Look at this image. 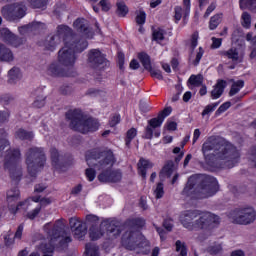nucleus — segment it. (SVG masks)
Here are the masks:
<instances>
[{"label": "nucleus", "mask_w": 256, "mask_h": 256, "mask_svg": "<svg viewBox=\"0 0 256 256\" xmlns=\"http://www.w3.org/2000/svg\"><path fill=\"white\" fill-rule=\"evenodd\" d=\"M61 41H63L64 47L58 52V61L64 67L70 68L65 70L59 63L53 62L48 68V73L52 77H77V71H75L73 67L75 61H77L75 54L83 53V51L89 47V42L77 36V34L73 32V28L65 24H60L56 28V34L47 36L44 47L46 51H55Z\"/></svg>", "instance_id": "obj_1"}, {"label": "nucleus", "mask_w": 256, "mask_h": 256, "mask_svg": "<svg viewBox=\"0 0 256 256\" xmlns=\"http://www.w3.org/2000/svg\"><path fill=\"white\" fill-rule=\"evenodd\" d=\"M205 164L213 170L233 169L241 159L237 146L225 139H208L202 145Z\"/></svg>", "instance_id": "obj_2"}, {"label": "nucleus", "mask_w": 256, "mask_h": 256, "mask_svg": "<svg viewBox=\"0 0 256 256\" xmlns=\"http://www.w3.org/2000/svg\"><path fill=\"white\" fill-rule=\"evenodd\" d=\"M219 182L217 178L207 174H193L187 180L181 195L189 199H209L217 195Z\"/></svg>", "instance_id": "obj_3"}, {"label": "nucleus", "mask_w": 256, "mask_h": 256, "mask_svg": "<svg viewBox=\"0 0 256 256\" xmlns=\"http://www.w3.org/2000/svg\"><path fill=\"white\" fill-rule=\"evenodd\" d=\"M180 223L188 231H213L221 225V217L201 210H185L180 215Z\"/></svg>", "instance_id": "obj_4"}, {"label": "nucleus", "mask_w": 256, "mask_h": 256, "mask_svg": "<svg viewBox=\"0 0 256 256\" xmlns=\"http://www.w3.org/2000/svg\"><path fill=\"white\" fill-rule=\"evenodd\" d=\"M66 121H69V127L72 131H77L82 135H89L99 131L101 124L99 119L90 116L85 118L83 110L80 108L70 109L65 113Z\"/></svg>", "instance_id": "obj_5"}, {"label": "nucleus", "mask_w": 256, "mask_h": 256, "mask_svg": "<svg viewBox=\"0 0 256 256\" xmlns=\"http://www.w3.org/2000/svg\"><path fill=\"white\" fill-rule=\"evenodd\" d=\"M85 159L88 167H97L99 170L113 167L117 161L113 150L109 148L104 150L99 148L90 149L86 151Z\"/></svg>", "instance_id": "obj_6"}, {"label": "nucleus", "mask_w": 256, "mask_h": 256, "mask_svg": "<svg viewBox=\"0 0 256 256\" xmlns=\"http://www.w3.org/2000/svg\"><path fill=\"white\" fill-rule=\"evenodd\" d=\"M121 226L115 220L106 219L102 221L100 227L91 226L89 229V237L91 241H99L106 233L107 239L113 241L121 236Z\"/></svg>", "instance_id": "obj_7"}, {"label": "nucleus", "mask_w": 256, "mask_h": 256, "mask_svg": "<svg viewBox=\"0 0 256 256\" xmlns=\"http://www.w3.org/2000/svg\"><path fill=\"white\" fill-rule=\"evenodd\" d=\"M47 163V156L45 155V148L32 147L26 153V165L28 175L30 177H37V173L42 171Z\"/></svg>", "instance_id": "obj_8"}, {"label": "nucleus", "mask_w": 256, "mask_h": 256, "mask_svg": "<svg viewBox=\"0 0 256 256\" xmlns=\"http://www.w3.org/2000/svg\"><path fill=\"white\" fill-rule=\"evenodd\" d=\"M21 150L19 148L8 149L4 158V169L9 171L12 181H21L22 173L19 168Z\"/></svg>", "instance_id": "obj_9"}, {"label": "nucleus", "mask_w": 256, "mask_h": 256, "mask_svg": "<svg viewBox=\"0 0 256 256\" xmlns=\"http://www.w3.org/2000/svg\"><path fill=\"white\" fill-rule=\"evenodd\" d=\"M121 243L125 249L128 251H143V249H148L150 247V242L143 236L141 232L130 231L123 234Z\"/></svg>", "instance_id": "obj_10"}, {"label": "nucleus", "mask_w": 256, "mask_h": 256, "mask_svg": "<svg viewBox=\"0 0 256 256\" xmlns=\"http://www.w3.org/2000/svg\"><path fill=\"white\" fill-rule=\"evenodd\" d=\"M173 113V108L168 106L160 111L157 117L148 120V125L145 128L144 139H153V135L156 138L161 137V130H157L158 127L163 125V121Z\"/></svg>", "instance_id": "obj_11"}, {"label": "nucleus", "mask_w": 256, "mask_h": 256, "mask_svg": "<svg viewBox=\"0 0 256 256\" xmlns=\"http://www.w3.org/2000/svg\"><path fill=\"white\" fill-rule=\"evenodd\" d=\"M228 217L236 225H251L255 223L256 211L253 207L235 208L229 212Z\"/></svg>", "instance_id": "obj_12"}, {"label": "nucleus", "mask_w": 256, "mask_h": 256, "mask_svg": "<svg viewBox=\"0 0 256 256\" xmlns=\"http://www.w3.org/2000/svg\"><path fill=\"white\" fill-rule=\"evenodd\" d=\"M87 57V63L91 69L105 71V69H109L111 65V62L107 59V54H104L98 48L90 49Z\"/></svg>", "instance_id": "obj_13"}, {"label": "nucleus", "mask_w": 256, "mask_h": 256, "mask_svg": "<svg viewBox=\"0 0 256 256\" xmlns=\"http://www.w3.org/2000/svg\"><path fill=\"white\" fill-rule=\"evenodd\" d=\"M1 13L6 21H20L27 15V6L22 2L8 4L2 7Z\"/></svg>", "instance_id": "obj_14"}, {"label": "nucleus", "mask_w": 256, "mask_h": 256, "mask_svg": "<svg viewBox=\"0 0 256 256\" xmlns=\"http://www.w3.org/2000/svg\"><path fill=\"white\" fill-rule=\"evenodd\" d=\"M50 159L52 167H54L58 173H65V171L73 165V157L67 154L60 155L59 150L55 147L50 149Z\"/></svg>", "instance_id": "obj_15"}, {"label": "nucleus", "mask_w": 256, "mask_h": 256, "mask_svg": "<svg viewBox=\"0 0 256 256\" xmlns=\"http://www.w3.org/2000/svg\"><path fill=\"white\" fill-rule=\"evenodd\" d=\"M73 27L77 33H80V35L85 37V39H93V37H95V31L93 30V27H91L89 20L85 18H77L73 22Z\"/></svg>", "instance_id": "obj_16"}, {"label": "nucleus", "mask_w": 256, "mask_h": 256, "mask_svg": "<svg viewBox=\"0 0 256 256\" xmlns=\"http://www.w3.org/2000/svg\"><path fill=\"white\" fill-rule=\"evenodd\" d=\"M123 179V173L119 169L106 168L98 175L100 183H119Z\"/></svg>", "instance_id": "obj_17"}, {"label": "nucleus", "mask_w": 256, "mask_h": 256, "mask_svg": "<svg viewBox=\"0 0 256 256\" xmlns=\"http://www.w3.org/2000/svg\"><path fill=\"white\" fill-rule=\"evenodd\" d=\"M70 228L74 233V239L83 240L85 235H87V225L79 221L77 218H70L69 220Z\"/></svg>", "instance_id": "obj_18"}, {"label": "nucleus", "mask_w": 256, "mask_h": 256, "mask_svg": "<svg viewBox=\"0 0 256 256\" xmlns=\"http://www.w3.org/2000/svg\"><path fill=\"white\" fill-rule=\"evenodd\" d=\"M0 37L8 43L9 45H13L14 47H19L21 45V40L17 35L13 34L9 28H1L0 29Z\"/></svg>", "instance_id": "obj_19"}, {"label": "nucleus", "mask_w": 256, "mask_h": 256, "mask_svg": "<svg viewBox=\"0 0 256 256\" xmlns=\"http://www.w3.org/2000/svg\"><path fill=\"white\" fill-rule=\"evenodd\" d=\"M153 167H155L153 162L145 158H140L137 163L138 175H140L144 180L147 179V170L153 169Z\"/></svg>", "instance_id": "obj_20"}, {"label": "nucleus", "mask_w": 256, "mask_h": 256, "mask_svg": "<svg viewBox=\"0 0 256 256\" xmlns=\"http://www.w3.org/2000/svg\"><path fill=\"white\" fill-rule=\"evenodd\" d=\"M227 87V81L219 79L214 86V89L211 91L212 99H219L223 95L225 88Z\"/></svg>", "instance_id": "obj_21"}, {"label": "nucleus", "mask_w": 256, "mask_h": 256, "mask_svg": "<svg viewBox=\"0 0 256 256\" xmlns=\"http://www.w3.org/2000/svg\"><path fill=\"white\" fill-rule=\"evenodd\" d=\"M175 170V162L173 160H168L165 162L164 166L159 172L160 179H165V177H171L173 171Z\"/></svg>", "instance_id": "obj_22"}, {"label": "nucleus", "mask_w": 256, "mask_h": 256, "mask_svg": "<svg viewBox=\"0 0 256 256\" xmlns=\"http://www.w3.org/2000/svg\"><path fill=\"white\" fill-rule=\"evenodd\" d=\"M19 199H21V191L19 190V187L16 186L7 191L6 201L8 205H11V203H17Z\"/></svg>", "instance_id": "obj_23"}, {"label": "nucleus", "mask_w": 256, "mask_h": 256, "mask_svg": "<svg viewBox=\"0 0 256 256\" xmlns=\"http://www.w3.org/2000/svg\"><path fill=\"white\" fill-rule=\"evenodd\" d=\"M41 25H43L41 22H30L29 24L18 27V31L20 35H25L29 31H39Z\"/></svg>", "instance_id": "obj_24"}, {"label": "nucleus", "mask_w": 256, "mask_h": 256, "mask_svg": "<svg viewBox=\"0 0 256 256\" xmlns=\"http://www.w3.org/2000/svg\"><path fill=\"white\" fill-rule=\"evenodd\" d=\"M21 77H23V75L21 74V69L18 67H13L8 71V83L10 85H15L17 81H21Z\"/></svg>", "instance_id": "obj_25"}, {"label": "nucleus", "mask_w": 256, "mask_h": 256, "mask_svg": "<svg viewBox=\"0 0 256 256\" xmlns=\"http://www.w3.org/2000/svg\"><path fill=\"white\" fill-rule=\"evenodd\" d=\"M34 137L35 134L33 133V131H27L23 128H19L15 132V138L19 139L20 141H33Z\"/></svg>", "instance_id": "obj_26"}, {"label": "nucleus", "mask_w": 256, "mask_h": 256, "mask_svg": "<svg viewBox=\"0 0 256 256\" xmlns=\"http://www.w3.org/2000/svg\"><path fill=\"white\" fill-rule=\"evenodd\" d=\"M13 59L14 56L11 49L0 43V61H6V63H10V61H13Z\"/></svg>", "instance_id": "obj_27"}, {"label": "nucleus", "mask_w": 256, "mask_h": 256, "mask_svg": "<svg viewBox=\"0 0 256 256\" xmlns=\"http://www.w3.org/2000/svg\"><path fill=\"white\" fill-rule=\"evenodd\" d=\"M28 3L31 9H41L45 11L47 9V5H49V0H24Z\"/></svg>", "instance_id": "obj_28"}, {"label": "nucleus", "mask_w": 256, "mask_h": 256, "mask_svg": "<svg viewBox=\"0 0 256 256\" xmlns=\"http://www.w3.org/2000/svg\"><path fill=\"white\" fill-rule=\"evenodd\" d=\"M138 59L146 71H151L153 66L151 65V56L149 54L140 52L138 53Z\"/></svg>", "instance_id": "obj_29"}, {"label": "nucleus", "mask_w": 256, "mask_h": 256, "mask_svg": "<svg viewBox=\"0 0 256 256\" xmlns=\"http://www.w3.org/2000/svg\"><path fill=\"white\" fill-rule=\"evenodd\" d=\"M127 227L131 229H143L145 227V219L143 218H130L126 220Z\"/></svg>", "instance_id": "obj_30"}, {"label": "nucleus", "mask_w": 256, "mask_h": 256, "mask_svg": "<svg viewBox=\"0 0 256 256\" xmlns=\"http://www.w3.org/2000/svg\"><path fill=\"white\" fill-rule=\"evenodd\" d=\"M115 14L117 15V17H127V15H129V6H127V4H125V2L123 1L117 2Z\"/></svg>", "instance_id": "obj_31"}, {"label": "nucleus", "mask_w": 256, "mask_h": 256, "mask_svg": "<svg viewBox=\"0 0 256 256\" xmlns=\"http://www.w3.org/2000/svg\"><path fill=\"white\" fill-rule=\"evenodd\" d=\"M221 21H223V13H218L213 16H211L209 21V29L210 31H215L219 25H221Z\"/></svg>", "instance_id": "obj_32"}, {"label": "nucleus", "mask_w": 256, "mask_h": 256, "mask_svg": "<svg viewBox=\"0 0 256 256\" xmlns=\"http://www.w3.org/2000/svg\"><path fill=\"white\" fill-rule=\"evenodd\" d=\"M240 9H248L251 13H256V0H239Z\"/></svg>", "instance_id": "obj_33"}, {"label": "nucleus", "mask_w": 256, "mask_h": 256, "mask_svg": "<svg viewBox=\"0 0 256 256\" xmlns=\"http://www.w3.org/2000/svg\"><path fill=\"white\" fill-rule=\"evenodd\" d=\"M222 57H227V59H231L232 61H239V51L237 48H230L227 51H222L220 53Z\"/></svg>", "instance_id": "obj_34"}, {"label": "nucleus", "mask_w": 256, "mask_h": 256, "mask_svg": "<svg viewBox=\"0 0 256 256\" xmlns=\"http://www.w3.org/2000/svg\"><path fill=\"white\" fill-rule=\"evenodd\" d=\"M245 87V81L243 80H237L231 85L230 91H229V97H233L239 93L243 88Z\"/></svg>", "instance_id": "obj_35"}, {"label": "nucleus", "mask_w": 256, "mask_h": 256, "mask_svg": "<svg viewBox=\"0 0 256 256\" xmlns=\"http://www.w3.org/2000/svg\"><path fill=\"white\" fill-rule=\"evenodd\" d=\"M188 83H190V85H193V87H201V85H203V75L192 74L188 79Z\"/></svg>", "instance_id": "obj_36"}, {"label": "nucleus", "mask_w": 256, "mask_h": 256, "mask_svg": "<svg viewBox=\"0 0 256 256\" xmlns=\"http://www.w3.org/2000/svg\"><path fill=\"white\" fill-rule=\"evenodd\" d=\"M135 137H137V129L130 128L126 132V138H125V145L128 149L129 147H131V141H133Z\"/></svg>", "instance_id": "obj_37"}, {"label": "nucleus", "mask_w": 256, "mask_h": 256, "mask_svg": "<svg viewBox=\"0 0 256 256\" xmlns=\"http://www.w3.org/2000/svg\"><path fill=\"white\" fill-rule=\"evenodd\" d=\"M85 256H99V248L91 243L85 245Z\"/></svg>", "instance_id": "obj_38"}, {"label": "nucleus", "mask_w": 256, "mask_h": 256, "mask_svg": "<svg viewBox=\"0 0 256 256\" xmlns=\"http://www.w3.org/2000/svg\"><path fill=\"white\" fill-rule=\"evenodd\" d=\"M47 97H43V94H39L36 96V99L32 103V107L35 109H41L45 107Z\"/></svg>", "instance_id": "obj_39"}, {"label": "nucleus", "mask_w": 256, "mask_h": 256, "mask_svg": "<svg viewBox=\"0 0 256 256\" xmlns=\"http://www.w3.org/2000/svg\"><path fill=\"white\" fill-rule=\"evenodd\" d=\"M41 199H42L41 196L38 195V196L29 197L24 201H20L16 206V211H19V209H21L24 205H27L29 201H33L34 203H41Z\"/></svg>", "instance_id": "obj_40"}, {"label": "nucleus", "mask_w": 256, "mask_h": 256, "mask_svg": "<svg viewBox=\"0 0 256 256\" xmlns=\"http://www.w3.org/2000/svg\"><path fill=\"white\" fill-rule=\"evenodd\" d=\"M176 252L180 253L179 256H187V244L185 242H181V240H177L175 242Z\"/></svg>", "instance_id": "obj_41"}, {"label": "nucleus", "mask_w": 256, "mask_h": 256, "mask_svg": "<svg viewBox=\"0 0 256 256\" xmlns=\"http://www.w3.org/2000/svg\"><path fill=\"white\" fill-rule=\"evenodd\" d=\"M165 40V30L158 28L152 32V41H164Z\"/></svg>", "instance_id": "obj_42"}, {"label": "nucleus", "mask_w": 256, "mask_h": 256, "mask_svg": "<svg viewBox=\"0 0 256 256\" xmlns=\"http://www.w3.org/2000/svg\"><path fill=\"white\" fill-rule=\"evenodd\" d=\"M184 14L183 21L187 23L189 21V13H191V0H183Z\"/></svg>", "instance_id": "obj_43"}, {"label": "nucleus", "mask_w": 256, "mask_h": 256, "mask_svg": "<svg viewBox=\"0 0 256 256\" xmlns=\"http://www.w3.org/2000/svg\"><path fill=\"white\" fill-rule=\"evenodd\" d=\"M241 19L242 27H244V29H251V14H249V12H243Z\"/></svg>", "instance_id": "obj_44"}, {"label": "nucleus", "mask_w": 256, "mask_h": 256, "mask_svg": "<svg viewBox=\"0 0 256 256\" xmlns=\"http://www.w3.org/2000/svg\"><path fill=\"white\" fill-rule=\"evenodd\" d=\"M2 131L3 138H0V155L3 153V151H5L6 147H9V145H11V143L7 139V132H5V130Z\"/></svg>", "instance_id": "obj_45"}, {"label": "nucleus", "mask_w": 256, "mask_h": 256, "mask_svg": "<svg viewBox=\"0 0 256 256\" xmlns=\"http://www.w3.org/2000/svg\"><path fill=\"white\" fill-rule=\"evenodd\" d=\"M197 45H199V32L196 31L191 35L190 38V49L193 53V51H195V49H197Z\"/></svg>", "instance_id": "obj_46"}, {"label": "nucleus", "mask_w": 256, "mask_h": 256, "mask_svg": "<svg viewBox=\"0 0 256 256\" xmlns=\"http://www.w3.org/2000/svg\"><path fill=\"white\" fill-rule=\"evenodd\" d=\"M203 55H205V50L203 49V47L200 46L198 48L196 57L192 62V65H194V67H197L199 65V63H201V59H203Z\"/></svg>", "instance_id": "obj_47"}, {"label": "nucleus", "mask_w": 256, "mask_h": 256, "mask_svg": "<svg viewBox=\"0 0 256 256\" xmlns=\"http://www.w3.org/2000/svg\"><path fill=\"white\" fill-rule=\"evenodd\" d=\"M218 106L219 102L208 104L202 111V117H205V115H209L210 113H213V111H215V109H217Z\"/></svg>", "instance_id": "obj_48"}, {"label": "nucleus", "mask_w": 256, "mask_h": 256, "mask_svg": "<svg viewBox=\"0 0 256 256\" xmlns=\"http://www.w3.org/2000/svg\"><path fill=\"white\" fill-rule=\"evenodd\" d=\"M154 193L156 195V199H162L163 195H165V188L163 182H159L157 184Z\"/></svg>", "instance_id": "obj_49"}, {"label": "nucleus", "mask_w": 256, "mask_h": 256, "mask_svg": "<svg viewBox=\"0 0 256 256\" xmlns=\"http://www.w3.org/2000/svg\"><path fill=\"white\" fill-rule=\"evenodd\" d=\"M85 176L86 179H88L90 182L95 181V178L97 177V171L95 168H87L85 170Z\"/></svg>", "instance_id": "obj_50"}, {"label": "nucleus", "mask_w": 256, "mask_h": 256, "mask_svg": "<svg viewBox=\"0 0 256 256\" xmlns=\"http://www.w3.org/2000/svg\"><path fill=\"white\" fill-rule=\"evenodd\" d=\"M41 213V205H38L35 209L32 211H29L26 214L27 219H30V221H33L39 214Z\"/></svg>", "instance_id": "obj_51"}, {"label": "nucleus", "mask_w": 256, "mask_h": 256, "mask_svg": "<svg viewBox=\"0 0 256 256\" xmlns=\"http://www.w3.org/2000/svg\"><path fill=\"white\" fill-rule=\"evenodd\" d=\"M98 6L101 7V11H103L104 13H108V11H111V2L109 0H100Z\"/></svg>", "instance_id": "obj_52"}, {"label": "nucleus", "mask_w": 256, "mask_h": 256, "mask_svg": "<svg viewBox=\"0 0 256 256\" xmlns=\"http://www.w3.org/2000/svg\"><path fill=\"white\" fill-rule=\"evenodd\" d=\"M174 13L175 23H179V21L183 19V8L181 6H176L174 8Z\"/></svg>", "instance_id": "obj_53"}, {"label": "nucleus", "mask_w": 256, "mask_h": 256, "mask_svg": "<svg viewBox=\"0 0 256 256\" xmlns=\"http://www.w3.org/2000/svg\"><path fill=\"white\" fill-rule=\"evenodd\" d=\"M148 71L150 72L151 77L158 79V81H163V72H161V70L153 69L152 67L151 70Z\"/></svg>", "instance_id": "obj_54"}, {"label": "nucleus", "mask_w": 256, "mask_h": 256, "mask_svg": "<svg viewBox=\"0 0 256 256\" xmlns=\"http://www.w3.org/2000/svg\"><path fill=\"white\" fill-rule=\"evenodd\" d=\"M145 21H147V13L145 11H140L136 16L137 25H145Z\"/></svg>", "instance_id": "obj_55"}, {"label": "nucleus", "mask_w": 256, "mask_h": 256, "mask_svg": "<svg viewBox=\"0 0 256 256\" xmlns=\"http://www.w3.org/2000/svg\"><path fill=\"white\" fill-rule=\"evenodd\" d=\"M139 110H140V113H149V111H151V105H149V103L143 101V100H140L139 102Z\"/></svg>", "instance_id": "obj_56"}, {"label": "nucleus", "mask_w": 256, "mask_h": 256, "mask_svg": "<svg viewBox=\"0 0 256 256\" xmlns=\"http://www.w3.org/2000/svg\"><path fill=\"white\" fill-rule=\"evenodd\" d=\"M231 107V102L227 101L224 102L222 105L219 106V108L216 110L215 115H221V113H225L227 109Z\"/></svg>", "instance_id": "obj_57"}, {"label": "nucleus", "mask_w": 256, "mask_h": 256, "mask_svg": "<svg viewBox=\"0 0 256 256\" xmlns=\"http://www.w3.org/2000/svg\"><path fill=\"white\" fill-rule=\"evenodd\" d=\"M13 101V96L10 94H4L0 96V103L2 105H9Z\"/></svg>", "instance_id": "obj_58"}, {"label": "nucleus", "mask_w": 256, "mask_h": 256, "mask_svg": "<svg viewBox=\"0 0 256 256\" xmlns=\"http://www.w3.org/2000/svg\"><path fill=\"white\" fill-rule=\"evenodd\" d=\"M121 123V115L115 114L109 121L110 127H115Z\"/></svg>", "instance_id": "obj_59"}, {"label": "nucleus", "mask_w": 256, "mask_h": 256, "mask_svg": "<svg viewBox=\"0 0 256 256\" xmlns=\"http://www.w3.org/2000/svg\"><path fill=\"white\" fill-rule=\"evenodd\" d=\"M223 45V38L212 37V48L219 49Z\"/></svg>", "instance_id": "obj_60"}, {"label": "nucleus", "mask_w": 256, "mask_h": 256, "mask_svg": "<svg viewBox=\"0 0 256 256\" xmlns=\"http://www.w3.org/2000/svg\"><path fill=\"white\" fill-rule=\"evenodd\" d=\"M25 228V226L23 224H20L18 227H17V230L14 234V239H22L23 237V229Z\"/></svg>", "instance_id": "obj_61"}, {"label": "nucleus", "mask_w": 256, "mask_h": 256, "mask_svg": "<svg viewBox=\"0 0 256 256\" xmlns=\"http://www.w3.org/2000/svg\"><path fill=\"white\" fill-rule=\"evenodd\" d=\"M217 9V6L214 3H211L208 8L206 9V12L204 13V19H207L209 15L213 13Z\"/></svg>", "instance_id": "obj_62"}, {"label": "nucleus", "mask_w": 256, "mask_h": 256, "mask_svg": "<svg viewBox=\"0 0 256 256\" xmlns=\"http://www.w3.org/2000/svg\"><path fill=\"white\" fill-rule=\"evenodd\" d=\"M10 116L11 114L9 112L0 110V123H6V121H9Z\"/></svg>", "instance_id": "obj_63"}, {"label": "nucleus", "mask_w": 256, "mask_h": 256, "mask_svg": "<svg viewBox=\"0 0 256 256\" xmlns=\"http://www.w3.org/2000/svg\"><path fill=\"white\" fill-rule=\"evenodd\" d=\"M81 191H83V185L78 184L72 188L71 195H79V193H81Z\"/></svg>", "instance_id": "obj_64"}]
</instances>
